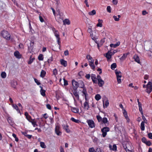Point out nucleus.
I'll return each mask as SVG.
<instances>
[{
	"instance_id": "obj_44",
	"label": "nucleus",
	"mask_w": 152,
	"mask_h": 152,
	"mask_svg": "<svg viewBox=\"0 0 152 152\" xmlns=\"http://www.w3.org/2000/svg\"><path fill=\"white\" fill-rule=\"evenodd\" d=\"M1 77L2 78H5L6 77V73L4 72H2L1 74Z\"/></svg>"
},
{
	"instance_id": "obj_14",
	"label": "nucleus",
	"mask_w": 152,
	"mask_h": 152,
	"mask_svg": "<svg viewBox=\"0 0 152 152\" xmlns=\"http://www.w3.org/2000/svg\"><path fill=\"white\" fill-rule=\"evenodd\" d=\"M79 86L80 88H82L85 87V85L83 82L82 80L78 81Z\"/></svg>"
},
{
	"instance_id": "obj_6",
	"label": "nucleus",
	"mask_w": 152,
	"mask_h": 152,
	"mask_svg": "<svg viewBox=\"0 0 152 152\" xmlns=\"http://www.w3.org/2000/svg\"><path fill=\"white\" fill-rule=\"evenodd\" d=\"M88 125L91 128L94 127L95 126L94 121L91 120H89L87 121Z\"/></svg>"
},
{
	"instance_id": "obj_34",
	"label": "nucleus",
	"mask_w": 152,
	"mask_h": 152,
	"mask_svg": "<svg viewBox=\"0 0 152 152\" xmlns=\"http://www.w3.org/2000/svg\"><path fill=\"white\" fill-rule=\"evenodd\" d=\"M35 59L34 58H32L31 56L30 57L29 61L28 62V64H30L32 63L34 60Z\"/></svg>"
},
{
	"instance_id": "obj_19",
	"label": "nucleus",
	"mask_w": 152,
	"mask_h": 152,
	"mask_svg": "<svg viewBox=\"0 0 152 152\" xmlns=\"http://www.w3.org/2000/svg\"><path fill=\"white\" fill-rule=\"evenodd\" d=\"M7 121L8 123L11 125H13L14 122L12 118L11 117H9L8 118Z\"/></svg>"
},
{
	"instance_id": "obj_35",
	"label": "nucleus",
	"mask_w": 152,
	"mask_h": 152,
	"mask_svg": "<svg viewBox=\"0 0 152 152\" xmlns=\"http://www.w3.org/2000/svg\"><path fill=\"white\" fill-rule=\"evenodd\" d=\"M116 64L115 63H113L111 65V68L112 70H114L116 67Z\"/></svg>"
},
{
	"instance_id": "obj_61",
	"label": "nucleus",
	"mask_w": 152,
	"mask_h": 152,
	"mask_svg": "<svg viewBox=\"0 0 152 152\" xmlns=\"http://www.w3.org/2000/svg\"><path fill=\"white\" fill-rule=\"evenodd\" d=\"M88 32H89L90 33V34H91H91H92L91 28H89L88 30Z\"/></svg>"
},
{
	"instance_id": "obj_58",
	"label": "nucleus",
	"mask_w": 152,
	"mask_h": 152,
	"mask_svg": "<svg viewBox=\"0 0 152 152\" xmlns=\"http://www.w3.org/2000/svg\"><path fill=\"white\" fill-rule=\"evenodd\" d=\"M89 152H95V150L93 148H89Z\"/></svg>"
},
{
	"instance_id": "obj_1",
	"label": "nucleus",
	"mask_w": 152,
	"mask_h": 152,
	"mask_svg": "<svg viewBox=\"0 0 152 152\" xmlns=\"http://www.w3.org/2000/svg\"><path fill=\"white\" fill-rule=\"evenodd\" d=\"M144 48L146 50H148L152 53L151 54L148 53V54L149 57L152 58V42L148 41L145 42L144 45Z\"/></svg>"
},
{
	"instance_id": "obj_27",
	"label": "nucleus",
	"mask_w": 152,
	"mask_h": 152,
	"mask_svg": "<svg viewBox=\"0 0 152 152\" xmlns=\"http://www.w3.org/2000/svg\"><path fill=\"white\" fill-rule=\"evenodd\" d=\"M104 82L102 80H101L98 81V85L99 87H102L104 84Z\"/></svg>"
},
{
	"instance_id": "obj_60",
	"label": "nucleus",
	"mask_w": 152,
	"mask_h": 152,
	"mask_svg": "<svg viewBox=\"0 0 152 152\" xmlns=\"http://www.w3.org/2000/svg\"><path fill=\"white\" fill-rule=\"evenodd\" d=\"M145 144L148 146H150L151 145V142L150 141H147Z\"/></svg>"
},
{
	"instance_id": "obj_46",
	"label": "nucleus",
	"mask_w": 152,
	"mask_h": 152,
	"mask_svg": "<svg viewBox=\"0 0 152 152\" xmlns=\"http://www.w3.org/2000/svg\"><path fill=\"white\" fill-rule=\"evenodd\" d=\"M96 118L99 122L102 121V117L99 115L96 116Z\"/></svg>"
},
{
	"instance_id": "obj_3",
	"label": "nucleus",
	"mask_w": 152,
	"mask_h": 152,
	"mask_svg": "<svg viewBox=\"0 0 152 152\" xmlns=\"http://www.w3.org/2000/svg\"><path fill=\"white\" fill-rule=\"evenodd\" d=\"M101 131L102 133V137H105L107 134V132L110 131V129L108 127H105L102 129Z\"/></svg>"
},
{
	"instance_id": "obj_31",
	"label": "nucleus",
	"mask_w": 152,
	"mask_h": 152,
	"mask_svg": "<svg viewBox=\"0 0 152 152\" xmlns=\"http://www.w3.org/2000/svg\"><path fill=\"white\" fill-rule=\"evenodd\" d=\"M88 14L90 15H93L96 14V10H93L92 11L88 13Z\"/></svg>"
},
{
	"instance_id": "obj_38",
	"label": "nucleus",
	"mask_w": 152,
	"mask_h": 152,
	"mask_svg": "<svg viewBox=\"0 0 152 152\" xmlns=\"http://www.w3.org/2000/svg\"><path fill=\"white\" fill-rule=\"evenodd\" d=\"M89 65L92 69L94 70L95 67L94 65V63H93V62H92L91 63H89Z\"/></svg>"
},
{
	"instance_id": "obj_49",
	"label": "nucleus",
	"mask_w": 152,
	"mask_h": 152,
	"mask_svg": "<svg viewBox=\"0 0 152 152\" xmlns=\"http://www.w3.org/2000/svg\"><path fill=\"white\" fill-rule=\"evenodd\" d=\"M12 136L15 138V140L17 142H18V138L16 137V135L13 133L12 134Z\"/></svg>"
},
{
	"instance_id": "obj_50",
	"label": "nucleus",
	"mask_w": 152,
	"mask_h": 152,
	"mask_svg": "<svg viewBox=\"0 0 152 152\" xmlns=\"http://www.w3.org/2000/svg\"><path fill=\"white\" fill-rule=\"evenodd\" d=\"M61 3L59 0L56 1V4L57 8H58V7L59 5Z\"/></svg>"
},
{
	"instance_id": "obj_63",
	"label": "nucleus",
	"mask_w": 152,
	"mask_h": 152,
	"mask_svg": "<svg viewBox=\"0 0 152 152\" xmlns=\"http://www.w3.org/2000/svg\"><path fill=\"white\" fill-rule=\"evenodd\" d=\"M64 54L65 56H68L69 55V52L67 50H66L64 51Z\"/></svg>"
},
{
	"instance_id": "obj_28",
	"label": "nucleus",
	"mask_w": 152,
	"mask_h": 152,
	"mask_svg": "<svg viewBox=\"0 0 152 152\" xmlns=\"http://www.w3.org/2000/svg\"><path fill=\"white\" fill-rule=\"evenodd\" d=\"M145 122L142 121V122L140 125V128L142 131H144L145 130Z\"/></svg>"
},
{
	"instance_id": "obj_55",
	"label": "nucleus",
	"mask_w": 152,
	"mask_h": 152,
	"mask_svg": "<svg viewBox=\"0 0 152 152\" xmlns=\"http://www.w3.org/2000/svg\"><path fill=\"white\" fill-rule=\"evenodd\" d=\"M107 11L108 12L110 13L111 12V7L110 6H108L107 7Z\"/></svg>"
},
{
	"instance_id": "obj_24",
	"label": "nucleus",
	"mask_w": 152,
	"mask_h": 152,
	"mask_svg": "<svg viewBox=\"0 0 152 152\" xmlns=\"http://www.w3.org/2000/svg\"><path fill=\"white\" fill-rule=\"evenodd\" d=\"M64 24V25L67 24L69 25L70 24V21L68 19H66L63 21Z\"/></svg>"
},
{
	"instance_id": "obj_33",
	"label": "nucleus",
	"mask_w": 152,
	"mask_h": 152,
	"mask_svg": "<svg viewBox=\"0 0 152 152\" xmlns=\"http://www.w3.org/2000/svg\"><path fill=\"white\" fill-rule=\"evenodd\" d=\"M40 92L41 95L43 96H45V91L44 89H41L40 90Z\"/></svg>"
},
{
	"instance_id": "obj_51",
	"label": "nucleus",
	"mask_w": 152,
	"mask_h": 152,
	"mask_svg": "<svg viewBox=\"0 0 152 152\" xmlns=\"http://www.w3.org/2000/svg\"><path fill=\"white\" fill-rule=\"evenodd\" d=\"M54 34L56 37H59V33L58 31H56Z\"/></svg>"
},
{
	"instance_id": "obj_47",
	"label": "nucleus",
	"mask_w": 152,
	"mask_h": 152,
	"mask_svg": "<svg viewBox=\"0 0 152 152\" xmlns=\"http://www.w3.org/2000/svg\"><path fill=\"white\" fill-rule=\"evenodd\" d=\"M53 74L55 76H56L58 74L57 70L56 68L53 70Z\"/></svg>"
},
{
	"instance_id": "obj_23",
	"label": "nucleus",
	"mask_w": 152,
	"mask_h": 152,
	"mask_svg": "<svg viewBox=\"0 0 152 152\" xmlns=\"http://www.w3.org/2000/svg\"><path fill=\"white\" fill-rule=\"evenodd\" d=\"M82 88H83V90L82 91V92L83 93V95H82L83 96V95H84V96L88 95L86 88L85 87Z\"/></svg>"
},
{
	"instance_id": "obj_42",
	"label": "nucleus",
	"mask_w": 152,
	"mask_h": 152,
	"mask_svg": "<svg viewBox=\"0 0 152 152\" xmlns=\"http://www.w3.org/2000/svg\"><path fill=\"white\" fill-rule=\"evenodd\" d=\"M138 106L139 111L140 112L141 115H143V113L142 111V104H140V105H138Z\"/></svg>"
},
{
	"instance_id": "obj_29",
	"label": "nucleus",
	"mask_w": 152,
	"mask_h": 152,
	"mask_svg": "<svg viewBox=\"0 0 152 152\" xmlns=\"http://www.w3.org/2000/svg\"><path fill=\"white\" fill-rule=\"evenodd\" d=\"M64 129L67 132L69 133L70 132V130L68 128V126L64 125Z\"/></svg>"
},
{
	"instance_id": "obj_17",
	"label": "nucleus",
	"mask_w": 152,
	"mask_h": 152,
	"mask_svg": "<svg viewBox=\"0 0 152 152\" xmlns=\"http://www.w3.org/2000/svg\"><path fill=\"white\" fill-rule=\"evenodd\" d=\"M120 42H117V43L114 44H111L110 45V46L111 47H113L114 48H115L119 46L120 44Z\"/></svg>"
},
{
	"instance_id": "obj_18",
	"label": "nucleus",
	"mask_w": 152,
	"mask_h": 152,
	"mask_svg": "<svg viewBox=\"0 0 152 152\" xmlns=\"http://www.w3.org/2000/svg\"><path fill=\"white\" fill-rule=\"evenodd\" d=\"M84 106L85 109H86L87 110H88L89 108V105H88V102L87 101H86L84 103Z\"/></svg>"
},
{
	"instance_id": "obj_16",
	"label": "nucleus",
	"mask_w": 152,
	"mask_h": 152,
	"mask_svg": "<svg viewBox=\"0 0 152 152\" xmlns=\"http://www.w3.org/2000/svg\"><path fill=\"white\" fill-rule=\"evenodd\" d=\"M17 85V83L16 81H13L11 83V86L14 88H16Z\"/></svg>"
},
{
	"instance_id": "obj_26",
	"label": "nucleus",
	"mask_w": 152,
	"mask_h": 152,
	"mask_svg": "<svg viewBox=\"0 0 152 152\" xmlns=\"http://www.w3.org/2000/svg\"><path fill=\"white\" fill-rule=\"evenodd\" d=\"M46 73V72L44 70H42L41 72L40 76L42 78L44 77L45 76Z\"/></svg>"
},
{
	"instance_id": "obj_10",
	"label": "nucleus",
	"mask_w": 152,
	"mask_h": 152,
	"mask_svg": "<svg viewBox=\"0 0 152 152\" xmlns=\"http://www.w3.org/2000/svg\"><path fill=\"white\" fill-rule=\"evenodd\" d=\"M133 58L134 59V61L140 64V60L137 54L134 55L133 57Z\"/></svg>"
},
{
	"instance_id": "obj_54",
	"label": "nucleus",
	"mask_w": 152,
	"mask_h": 152,
	"mask_svg": "<svg viewBox=\"0 0 152 152\" xmlns=\"http://www.w3.org/2000/svg\"><path fill=\"white\" fill-rule=\"evenodd\" d=\"M63 80L64 81V86H66L68 85V81L66 80L64 78H63Z\"/></svg>"
},
{
	"instance_id": "obj_11",
	"label": "nucleus",
	"mask_w": 152,
	"mask_h": 152,
	"mask_svg": "<svg viewBox=\"0 0 152 152\" xmlns=\"http://www.w3.org/2000/svg\"><path fill=\"white\" fill-rule=\"evenodd\" d=\"M91 79L93 82L94 83H97V79L96 77V75L94 74H92L91 76Z\"/></svg>"
},
{
	"instance_id": "obj_36",
	"label": "nucleus",
	"mask_w": 152,
	"mask_h": 152,
	"mask_svg": "<svg viewBox=\"0 0 152 152\" xmlns=\"http://www.w3.org/2000/svg\"><path fill=\"white\" fill-rule=\"evenodd\" d=\"M71 120H72V121L77 123H79L80 122V121L79 120L76 119L73 117H72L71 118Z\"/></svg>"
},
{
	"instance_id": "obj_9",
	"label": "nucleus",
	"mask_w": 152,
	"mask_h": 152,
	"mask_svg": "<svg viewBox=\"0 0 152 152\" xmlns=\"http://www.w3.org/2000/svg\"><path fill=\"white\" fill-rule=\"evenodd\" d=\"M73 94L76 97L78 100L79 99V96L78 94V93L77 92V89H73Z\"/></svg>"
},
{
	"instance_id": "obj_25",
	"label": "nucleus",
	"mask_w": 152,
	"mask_h": 152,
	"mask_svg": "<svg viewBox=\"0 0 152 152\" xmlns=\"http://www.w3.org/2000/svg\"><path fill=\"white\" fill-rule=\"evenodd\" d=\"M13 107L17 111L18 113H20V110H19L18 106L16 104H13L12 105Z\"/></svg>"
},
{
	"instance_id": "obj_22",
	"label": "nucleus",
	"mask_w": 152,
	"mask_h": 152,
	"mask_svg": "<svg viewBox=\"0 0 152 152\" xmlns=\"http://www.w3.org/2000/svg\"><path fill=\"white\" fill-rule=\"evenodd\" d=\"M128 54V53H124L122 56V57L120 58V60L122 61H123L125 60Z\"/></svg>"
},
{
	"instance_id": "obj_59",
	"label": "nucleus",
	"mask_w": 152,
	"mask_h": 152,
	"mask_svg": "<svg viewBox=\"0 0 152 152\" xmlns=\"http://www.w3.org/2000/svg\"><path fill=\"white\" fill-rule=\"evenodd\" d=\"M112 150L113 151H115L117 150V146L115 145H113V146Z\"/></svg>"
},
{
	"instance_id": "obj_39",
	"label": "nucleus",
	"mask_w": 152,
	"mask_h": 152,
	"mask_svg": "<svg viewBox=\"0 0 152 152\" xmlns=\"http://www.w3.org/2000/svg\"><path fill=\"white\" fill-rule=\"evenodd\" d=\"M78 109L75 107H73L72 108V111L74 113H77L78 112Z\"/></svg>"
},
{
	"instance_id": "obj_37",
	"label": "nucleus",
	"mask_w": 152,
	"mask_h": 152,
	"mask_svg": "<svg viewBox=\"0 0 152 152\" xmlns=\"http://www.w3.org/2000/svg\"><path fill=\"white\" fill-rule=\"evenodd\" d=\"M95 98L96 100L98 101L101 99V96H100V95L99 94H97L95 95Z\"/></svg>"
},
{
	"instance_id": "obj_41",
	"label": "nucleus",
	"mask_w": 152,
	"mask_h": 152,
	"mask_svg": "<svg viewBox=\"0 0 152 152\" xmlns=\"http://www.w3.org/2000/svg\"><path fill=\"white\" fill-rule=\"evenodd\" d=\"M56 38L57 39V42H58V45H59V48L60 49V47H61L60 38L59 37H56Z\"/></svg>"
},
{
	"instance_id": "obj_57",
	"label": "nucleus",
	"mask_w": 152,
	"mask_h": 152,
	"mask_svg": "<svg viewBox=\"0 0 152 152\" xmlns=\"http://www.w3.org/2000/svg\"><path fill=\"white\" fill-rule=\"evenodd\" d=\"M30 122L33 125V126L34 127V125L35 124V123H36V122L35 121L34 119H33V120H31V121H30Z\"/></svg>"
},
{
	"instance_id": "obj_12",
	"label": "nucleus",
	"mask_w": 152,
	"mask_h": 152,
	"mask_svg": "<svg viewBox=\"0 0 152 152\" xmlns=\"http://www.w3.org/2000/svg\"><path fill=\"white\" fill-rule=\"evenodd\" d=\"M123 114H124V116L126 119L127 121V122H129L130 119L128 118V116L127 115V112L126 110H124V111L123 112Z\"/></svg>"
},
{
	"instance_id": "obj_20",
	"label": "nucleus",
	"mask_w": 152,
	"mask_h": 152,
	"mask_svg": "<svg viewBox=\"0 0 152 152\" xmlns=\"http://www.w3.org/2000/svg\"><path fill=\"white\" fill-rule=\"evenodd\" d=\"M98 23L96 25V26L97 27H102V24L103 22V20H102L99 19L98 20Z\"/></svg>"
},
{
	"instance_id": "obj_40",
	"label": "nucleus",
	"mask_w": 152,
	"mask_h": 152,
	"mask_svg": "<svg viewBox=\"0 0 152 152\" xmlns=\"http://www.w3.org/2000/svg\"><path fill=\"white\" fill-rule=\"evenodd\" d=\"M38 59L39 61H42L43 60V55L42 54H40L38 57Z\"/></svg>"
},
{
	"instance_id": "obj_21",
	"label": "nucleus",
	"mask_w": 152,
	"mask_h": 152,
	"mask_svg": "<svg viewBox=\"0 0 152 152\" xmlns=\"http://www.w3.org/2000/svg\"><path fill=\"white\" fill-rule=\"evenodd\" d=\"M110 52L109 51H108L105 54V56L107 58V60L110 59L111 58V56H112L111 54H109Z\"/></svg>"
},
{
	"instance_id": "obj_5",
	"label": "nucleus",
	"mask_w": 152,
	"mask_h": 152,
	"mask_svg": "<svg viewBox=\"0 0 152 152\" xmlns=\"http://www.w3.org/2000/svg\"><path fill=\"white\" fill-rule=\"evenodd\" d=\"M72 83L73 87V89H77L79 86L78 82H77L75 81V80H72Z\"/></svg>"
},
{
	"instance_id": "obj_15",
	"label": "nucleus",
	"mask_w": 152,
	"mask_h": 152,
	"mask_svg": "<svg viewBox=\"0 0 152 152\" xmlns=\"http://www.w3.org/2000/svg\"><path fill=\"white\" fill-rule=\"evenodd\" d=\"M60 62L61 64L64 67H66L67 66V61L63 59L60 60Z\"/></svg>"
},
{
	"instance_id": "obj_4",
	"label": "nucleus",
	"mask_w": 152,
	"mask_h": 152,
	"mask_svg": "<svg viewBox=\"0 0 152 152\" xmlns=\"http://www.w3.org/2000/svg\"><path fill=\"white\" fill-rule=\"evenodd\" d=\"M152 90V83L149 82L147 85V89L146 92L148 93H150Z\"/></svg>"
},
{
	"instance_id": "obj_56",
	"label": "nucleus",
	"mask_w": 152,
	"mask_h": 152,
	"mask_svg": "<svg viewBox=\"0 0 152 152\" xmlns=\"http://www.w3.org/2000/svg\"><path fill=\"white\" fill-rule=\"evenodd\" d=\"M113 18L114 19V20L115 21H118L119 20V18H117V16L115 15H114L113 16Z\"/></svg>"
},
{
	"instance_id": "obj_32",
	"label": "nucleus",
	"mask_w": 152,
	"mask_h": 152,
	"mask_svg": "<svg viewBox=\"0 0 152 152\" xmlns=\"http://www.w3.org/2000/svg\"><path fill=\"white\" fill-rule=\"evenodd\" d=\"M40 146L42 148H46V146L43 142H40Z\"/></svg>"
},
{
	"instance_id": "obj_2",
	"label": "nucleus",
	"mask_w": 152,
	"mask_h": 152,
	"mask_svg": "<svg viewBox=\"0 0 152 152\" xmlns=\"http://www.w3.org/2000/svg\"><path fill=\"white\" fill-rule=\"evenodd\" d=\"M1 35L3 38L7 40H9L10 39L11 35L7 31H3L1 33Z\"/></svg>"
},
{
	"instance_id": "obj_8",
	"label": "nucleus",
	"mask_w": 152,
	"mask_h": 152,
	"mask_svg": "<svg viewBox=\"0 0 152 152\" xmlns=\"http://www.w3.org/2000/svg\"><path fill=\"white\" fill-rule=\"evenodd\" d=\"M24 115L26 117V118L29 122H30V121L33 120L31 118V117L29 115L28 113L27 112H25Z\"/></svg>"
},
{
	"instance_id": "obj_7",
	"label": "nucleus",
	"mask_w": 152,
	"mask_h": 152,
	"mask_svg": "<svg viewBox=\"0 0 152 152\" xmlns=\"http://www.w3.org/2000/svg\"><path fill=\"white\" fill-rule=\"evenodd\" d=\"M59 128L60 127L58 126H56L55 132L58 135H60L61 134V132L59 130Z\"/></svg>"
},
{
	"instance_id": "obj_48",
	"label": "nucleus",
	"mask_w": 152,
	"mask_h": 152,
	"mask_svg": "<svg viewBox=\"0 0 152 152\" xmlns=\"http://www.w3.org/2000/svg\"><path fill=\"white\" fill-rule=\"evenodd\" d=\"M109 103L108 101V100H107L105 102V105L104 104V103H103V107L104 108L105 107H107L109 105Z\"/></svg>"
},
{
	"instance_id": "obj_64",
	"label": "nucleus",
	"mask_w": 152,
	"mask_h": 152,
	"mask_svg": "<svg viewBox=\"0 0 152 152\" xmlns=\"http://www.w3.org/2000/svg\"><path fill=\"white\" fill-rule=\"evenodd\" d=\"M148 137L151 139H152V133H149L148 134Z\"/></svg>"
},
{
	"instance_id": "obj_62",
	"label": "nucleus",
	"mask_w": 152,
	"mask_h": 152,
	"mask_svg": "<svg viewBox=\"0 0 152 152\" xmlns=\"http://www.w3.org/2000/svg\"><path fill=\"white\" fill-rule=\"evenodd\" d=\"M142 142H144V143H145L147 141V140L145 137H143L142 139Z\"/></svg>"
},
{
	"instance_id": "obj_45",
	"label": "nucleus",
	"mask_w": 152,
	"mask_h": 152,
	"mask_svg": "<svg viewBox=\"0 0 152 152\" xmlns=\"http://www.w3.org/2000/svg\"><path fill=\"white\" fill-rule=\"evenodd\" d=\"M129 145V143H127L126 144H124L123 145V147L126 151H127V149H128L127 148V145Z\"/></svg>"
},
{
	"instance_id": "obj_30",
	"label": "nucleus",
	"mask_w": 152,
	"mask_h": 152,
	"mask_svg": "<svg viewBox=\"0 0 152 152\" xmlns=\"http://www.w3.org/2000/svg\"><path fill=\"white\" fill-rule=\"evenodd\" d=\"M115 73L117 76V78H121V75L120 72H115Z\"/></svg>"
},
{
	"instance_id": "obj_13",
	"label": "nucleus",
	"mask_w": 152,
	"mask_h": 152,
	"mask_svg": "<svg viewBox=\"0 0 152 152\" xmlns=\"http://www.w3.org/2000/svg\"><path fill=\"white\" fill-rule=\"evenodd\" d=\"M14 55L16 57L18 58H20L21 57V55L18 51H16L14 53Z\"/></svg>"
},
{
	"instance_id": "obj_53",
	"label": "nucleus",
	"mask_w": 152,
	"mask_h": 152,
	"mask_svg": "<svg viewBox=\"0 0 152 152\" xmlns=\"http://www.w3.org/2000/svg\"><path fill=\"white\" fill-rule=\"evenodd\" d=\"M34 80L35 82L38 85H40L41 84L40 83L36 78H34Z\"/></svg>"
},
{
	"instance_id": "obj_43",
	"label": "nucleus",
	"mask_w": 152,
	"mask_h": 152,
	"mask_svg": "<svg viewBox=\"0 0 152 152\" xmlns=\"http://www.w3.org/2000/svg\"><path fill=\"white\" fill-rule=\"evenodd\" d=\"M102 121L104 124L107 123L108 122L107 118H104L102 119Z\"/></svg>"
},
{
	"instance_id": "obj_52",
	"label": "nucleus",
	"mask_w": 152,
	"mask_h": 152,
	"mask_svg": "<svg viewBox=\"0 0 152 152\" xmlns=\"http://www.w3.org/2000/svg\"><path fill=\"white\" fill-rule=\"evenodd\" d=\"M86 58L88 61L92 59V58L90 55H87L86 56Z\"/></svg>"
}]
</instances>
